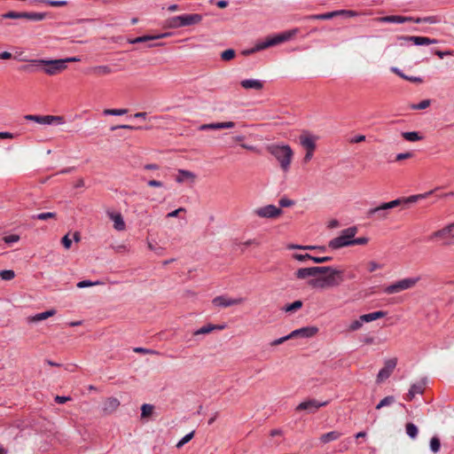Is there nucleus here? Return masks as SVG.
Masks as SVG:
<instances>
[{
    "label": "nucleus",
    "instance_id": "1",
    "mask_svg": "<svg viewBox=\"0 0 454 454\" xmlns=\"http://www.w3.org/2000/svg\"><path fill=\"white\" fill-rule=\"evenodd\" d=\"M77 61H80V59L77 57H70L59 59H32L30 60L31 65L24 67L23 69L30 71L31 67H41L43 72L48 75H56L63 72L67 67V63Z\"/></svg>",
    "mask_w": 454,
    "mask_h": 454
},
{
    "label": "nucleus",
    "instance_id": "2",
    "mask_svg": "<svg viewBox=\"0 0 454 454\" xmlns=\"http://www.w3.org/2000/svg\"><path fill=\"white\" fill-rule=\"evenodd\" d=\"M329 270L324 273V276L310 279L309 285L313 288L326 289L339 286L343 281V271L333 269L330 266Z\"/></svg>",
    "mask_w": 454,
    "mask_h": 454
},
{
    "label": "nucleus",
    "instance_id": "3",
    "mask_svg": "<svg viewBox=\"0 0 454 454\" xmlns=\"http://www.w3.org/2000/svg\"><path fill=\"white\" fill-rule=\"evenodd\" d=\"M267 151L279 162L283 171L287 172L289 170L294 156L290 145L272 144L267 146Z\"/></svg>",
    "mask_w": 454,
    "mask_h": 454
},
{
    "label": "nucleus",
    "instance_id": "4",
    "mask_svg": "<svg viewBox=\"0 0 454 454\" xmlns=\"http://www.w3.org/2000/svg\"><path fill=\"white\" fill-rule=\"evenodd\" d=\"M296 33L297 29H294L278 34L271 37H268L264 41L257 43L254 48L244 51V54L254 53L256 51L265 50L269 47L280 44L284 42L290 40Z\"/></svg>",
    "mask_w": 454,
    "mask_h": 454
},
{
    "label": "nucleus",
    "instance_id": "5",
    "mask_svg": "<svg viewBox=\"0 0 454 454\" xmlns=\"http://www.w3.org/2000/svg\"><path fill=\"white\" fill-rule=\"evenodd\" d=\"M201 20L202 15L199 13L182 14L167 19L165 20L164 27L167 28L176 29L199 24Z\"/></svg>",
    "mask_w": 454,
    "mask_h": 454
},
{
    "label": "nucleus",
    "instance_id": "6",
    "mask_svg": "<svg viewBox=\"0 0 454 454\" xmlns=\"http://www.w3.org/2000/svg\"><path fill=\"white\" fill-rule=\"evenodd\" d=\"M357 227L352 226L340 231V236L331 239L328 247L332 249H340L345 247L352 246L353 238L357 233Z\"/></svg>",
    "mask_w": 454,
    "mask_h": 454
},
{
    "label": "nucleus",
    "instance_id": "7",
    "mask_svg": "<svg viewBox=\"0 0 454 454\" xmlns=\"http://www.w3.org/2000/svg\"><path fill=\"white\" fill-rule=\"evenodd\" d=\"M420 278H407L398 280L384 288V293L387 294H394L404 290L411 289L416 286Z\"/></svg>",
    "mask_w": 454,
    "mask_h": 454
},
{
    "label": "nucleus",
    "instance_id": "8",
    "mask_svg": "<svg viewBox=\"0 0 454 454\" xmlns=\"http://www.w3.org/2000/svg\"><path fill=\"white\" fill-rule=\"evenodd\" d=\"M24 118L27 121H32L43 125L63 124L65 122L64 117L59 115H35L27 114Z\"/></svg>",
    "mask_w": 454,
    "mask_h": 454
},
{
    "label": "nucleus",
    "instance_id": "9",
    "mask_svg": "<svg viewBox=\"0 0 454 454\" xmlns=\"http://www.w3.org/2000/svg\"><path fill=\"white\" fill-rule=\"evenodd\" d=\"M326 270H329L328 266L301 268L295 271L294 275L298 279H305L309 277H315L318 274H324Z\"/></svg>",
    "mask_w": 454,
    "mask_h": 454
},
{
    "label": "nucleus",
    "instance_id": "10",
    "mask_svg": "<svg viewBox=\"0 0 454 454\" xmlns=\"http://www.w3.org/2000/svg\"><path fill=\"white\" fill-rule=\"evenodd\" d=\"M329 401L319 402L316 399H308L301 402L296 411H308L309 413H315L319 408L326 406Z\"/></svg>",
    "mask_w": 454,
    "mask_h": 454
},
{
    "label": "nucleus",
    "instance_id": "11",
    "mask_svg": "<svg viewBox=\"0 0 454 454\" xmlns=\"http://www.w3.org/2000/svg\"><path fill=\"white\" fill-rule=\"evenodd\" d=\"M254 214L262 218H276L282 214V210L274 205H267L254 209Z\"/></svg>",
    "mask_w": 454,
    "mask_h": 454
},
{
    "label": "nucleus",
    "instance_id": "12",
    "mask_svg": "<svg viewBox=\"0 0 454 454\" xmlns=\"http://www.w3.org/2000/svg\"><path fill=\"white\" fill-rule=\"evenodd\" d=\"M432 192H433L431 191L425 194L412 195L408 198L396 199V200H391L389 202H386L385 203L386 207H387V209L389 210L391 208L396 207L401 205L413 203V202L418 201L419 199L426 198L427 195L431 194Z\"/></svg>",
    "mask_w": 454,
    "mask_h": 454
},
{
    "label": "nucleus",
    "instance_id": "13",
    "mask_svg": "<svg viewBox=\"0 0 454 454\" xmlns=\"http://www.w3.org/2000/svg\"><path fill=\"white\" fill-rule=\"evenodd\" d=\"M121 403L116 397H107L103 401L101 412L103 416H108L115 412Z\"/></svg>",
    "mask_w": 454,
    "mask_h": 454
},
{
    "label": "nucleus",
    "instance_id": "14",
    "mask_svg": "<svg viewBox=\"0 0 454 454\" xmlns=\"http://www.w3.org/2000/svg\"><path fill=\"white\" fill-rule=\"evenodd\" d=\"M244 301L243 298L231 299L224 295L216 296L213 299L212 303L215 307L227 308L233 305L241 304Z\"/></svg>",
    "mask_w": 454,
    "mask_h": 454
},
{
    "label": "nucleus",
    "instance_id": "15",
    "mask_svg": "<svg viewBox=\"0 0 454 454\" xmlns=\"http://www.w3.org/2000/svg\"><path fill=\"white\" fill-rule=\"evenodd\" d=\"M396 364H397L396 358H391V359L387 360L385 362V366L379 372V373L377 375V381L380 382V381H383L384 380L387 379L391 375L394 369L395 368Z\"/></svg>",
    "mask_w": 454,
    "mask_h": 454
},
{
    "label": "nucleus",
    "instance_id": "16",
    "mask_svg": "<svg viewBox=\"0 0 454 454\" xmlns=\"http://www.w3.org/2000/svg\"><path fill=\"white\" fill-rule=\"evenodd\" d=\"M317 139L316 136L307 131H303L299 137L300 144L306 151H315Z\"/></svg>",
    "mask_w": 454,
    "mask_h": 454
},
{
    "label": "nucleus",
    "instance_id": "17",
    "mask_svg": "<svg viewBox=\"0 0 454 454\" xmlns=\"http://www.w3.org/2000/svg\"><path fill=\"white\" fill-rule=\"evenodd\" d=\"M398 40L405 42H412L415 45H429L437 43L436 39H431L425 36H414V35H401L398 36Z\"/></svg>",
    "mask_w": 454,
    "mask_h": 454
},
{
    "label": "nucleus",
    "instance_id": "18",
    "mask_svg": "<svg viewBox=\"0 0 454 454\" xmlns=\"http://www.w3.org/2000/svg\"><path fill=\"white\" fill-rule=\"evenodd\" d=\"M376 20L380 23H395L402 24L405 22H412V17L410 16H401V15H388L379 17Z\"/></svg>",
    "mask_w": 454,
    "mask_h": 454
},
{
    "label": "nucleus",
    "instance_id": "19",
    "mask_svg": "<svg viewBox=\"0 0 454 454\" xmlns=\"http://www.w3.org/2000/svg\"><path fill=\"white\" fill-rule=\"evenodd\" d=\"M388 209L386 207V204L382 203L380 206L370 208L367 211V217L375 216L378 220H384L388 216Z\"/></svg>",
    "mask_w": 454,
    "mask_h": 454
},
{
    "label": "nucleus",
    "instance_id": "20",
    "mask_svg": "<svg viewBox=\"0 0 454 454\" xmlns=\"http://www.w3.org/2000/svg\"><path fill=\"white\" fill-rule=\"evenodd\" d=\"M317 332V328L313 326L301 327L300 329H296L289 333V337L291 339L301 337V338H309L314 336Z\"/></svg>",
    "mask_w": 454,
    "mask_h": 454
},
{
    "label": "nucleus",
    "instance_id": "21",
    "mask_svg": "<svg viewBox=\"0 0 454 454\" xmlns=\"http://www.w3.org/2000/svg\"><path fill=\"white\" fill-rule=\"evenodd\" d=\"M107 216L114 222V228L116 231H124L126 228L125 222L121 213L107 211Z\"/></svg>",
    "mask_w": 454,
    "mask_h": 454
},
{
    "label": "nucleus",
    "instance_id": "22",
    "mask_svg": "<svg viewBox=\"0 0 454 454\" xmlns=\"http://www.w3.org/2000/svg\"><path fill=\"white\" fill-rule=\"evenodd\" d=\"M425 390V382L412 384L405 397L407 401H411L416 395H422Z\"/></svg>",
    "mask_w": 454,
    "mask_h": 454
},
{
    "label": "nucleus",
    "instance_id": "23",
    "mask_svg": "<svg viewBox=\"0 0 454 454\" xmlns=\"http://www.w3.org/2000/svg\"><path fill=\"white\" fill-rule=\"evenodd\" d=\"M226 325H213V324H207L206 325H203L202 327L199 328L198 330L193 332V335H200V334H207L212 333L215 330H223L225 329Z\"/></svg>",
    "mask_w": 454,
    "mask_h": 454
},
{
    "label": "nucleus",
    "instance_id": "24",
    "mask_svg": "<svg viewBox=\"0 0 454 454\" xmlns=\"http://www.w3.org/2000/svg\"><path fill=\"white\" fill-rule=\"evenodd\" d=\"M242 88L246 90H261L263 88V82L260 80L255 79H246L240 82Z\"/></svg>",
    "mask_w": 454,
    "mask_h": 454
},
{
    "label": "nucleus",
    "instance_id": "25",
    "mask_svg": "<svg viewBox=\"0 0 454 454\" xmlns=\"http://www.w3.org/2000/svg\"><path fill=\"white\" fill-rule=\"evenodd\" d=\"M55 314H56V310L54 309H49V310H46V311L35 314V316L29 317L27 318V321L29 323L39 322V321H42V320H45L48 317L54 316Z\"/></svg>",
    "mask_w": 454,
    "mask_h": 454
},
{
    "label": "nucleus",
    "instance_id": "26",
    "mask_svg": "<svg viewBox=\"0 0 454 454\" xmlns=\"http://www.w3.org/2000/svg\"><path fill=\"white\" fill-rule=\"evenodd\" d=\"M386 315H387L386 311L379 310V311H374V312H372L369 314L362 315V316H360V318H361V322L369 323V322L380 319L381 317H384Z\"/></svg>",
    "mask_w": 454,
    "mask_h": 454
},
{
    "label": "nucleus",
    "instance_id": "27",
    "mask_svg": "<svg viewBox=\"0 0 454 454\" xmlns=\"http://www.w3.org/2000/svg\"><path fill=\"white\" fill-rule=\"evenodd\" d=\"M196 178V175L189 170L185 169H179L178 175L176 177V181L177 183H183L185 180H191L192 182H194Z\"/></svg>",
    "mask_w": 454,
    "mask_h": 454
},
{
    "label": "nucleus",
    "instance_id": "28",
    "mask_svg": "<svg viewBox=\"0 0 454 454\" xmlns=\"http://www.w3.org/2000/svg\"><path fill=\"white\" fill-rule=\"evenodd\" d=\"M454 231V222L449 223L444 228L434 231L432 234V238L444 239L449 236Z\"/></svg>",
    "mask_w": 454,
    "mask_h": 454
},
{
    "label": "nucleus",
    "instance_id": "29",
    "mask_svg": "<svg viewBox=\"0 0 454 454\" xmlns=\"http://www.w3.org/2000/svg\"><path fill=\"white\" fill-rule=\"evenodd\" d=\"M342 434L339 431H331L326 434H324L320 436V441L323 443H328L333 441L338 440Z\"/></svg>",
    "mask_w": 454,
    "mask_h": 454
},
{
    "label": "nucleus",
    "instance_id": "30",
    "mask_svg": "<svg viewBox=\"0 0 454 454\" xmlns=\"http://www.w3.org/2000/svg\"><path fill=\"white\" fill-rule=\"evenodd\" d=\"M47 14L45 12H22L21 19H27L31 21H40L46 18Z\"/></svg>",
    "mask_w": 454,
    "mask_h": 454
},
{
    "label": "nucleus",
    "instance_id": "31",
    "mask_svg": "<svg viewBox=\"0 0 454 454\" xmlns=\"http://www.w3.org/2000/svg\"><path fill=\"white\" fill-rule=\"evenodd\" d=\"M112 72V68L106 65L96 66L90 68V73L95 75H106Z\"/></svg>",
    "mask_w": 454,
    "mask_h": 454
},
{
    "label": "nucleus",
    "instance_id": "32",
    "mask_svg": "<svg viewBox=\"0 0 454 454\" xmlns=\"http://www.w3.org/2000/svg\"><path fill=\"white\" fill-rule=\"evenodd\" d=\"M166 36H168V34H160V35H143V36H138V37H136V38L130 40L129 43L135 44V43H138L147 42L150 40L164 38Z\"/></svg>",
    "mask_w": 454,
    "mask_h": 454
},
{
    "label": "nucleus",
    "instance_id": "33",
    "mask_svg": "<svg viewBox=\"0 0 454 454\" xmlns=\"http://www.w3.org/2000/svg\"><path fill=\"white\" fill-rule=\"evenodd\" d=\"M440 20L436 16H427L424 18H414L412 17V22L420 24V23H429V24H435L438 23Z\"/></svg>",
    "mask_w": 454,
    "mask_h": 454
},
{
    "label": "nucleus",
    "instance_id": "34",
    "mask_svg": "<svg viewBox=\"0 0 454 454\" xmlns=\"http://www.w3.org/2000/svg\"><path fill=\"white\" fill-rule=\"evenodd\" d=\"M337 16H338L337 11H333V12L321 13V14L309 15L308 17V19L309 20H330V19H333Z\"/></svg>",
    "mask_w": 454,
    "mask_h": 454
},
{
    "label": "nucleus",
    "instance_id": "35",
    "mask_svg": "<svg viewBox=\"0 0 454 454\" xmlns=\"http://www.w3.org/2000/svg\"><path fill=\"white\" fill-rule=\"evenodd\" d=\"M402 137L405 140L410 141V142H416L422 138L421 136H419V132H417V131L403 132Z\"/></svg>",
    "mask_w": 454,
    "mask_h": 454
},
{
    "label": "nucleus",
    "instance_id": "36",
    "mask_svg": "<svg viewBox=\"0 0 454 454\" xmlns=\"http://www.w3.org/2000/svg\"><path fill=\"white\" fill-rule=\"evenodd\" d=\"M394 73H395L396 74H398L399 76H401L402 78H403L404 80H407V81H410V82H422V79L420 77H417V76H408L407 74H404L403 73H402L398 68L396 67H392L391 69Z\"/></svg>",
    "mask_w": 454,
    "mask_h": 454
},
{
    "label": "nucleus",
    "instance_id": "37",
    "mask_svg": "<svg viewBox=\"0 0 454 454\" xmlns=\"http://www.w3.org/2000/svg\"><path fill=\"white\" fill-rule=\"evenodd\" d=\"M406 434L411 438L415 439L418 435L419 430L415 424L413 423H407L405 426Z\"/></svg>",
    "mask_w": 454,
    "mask_h": 454
},
{
    "label": "nucleus",
    "instance_id": "38",
    "mask_svg": "<svg viewBox=\"0 0 454 454\" xmlns=\"http://www.w3.org/2000/svg\"><path fill=\"white\" fill-rule=\"evenodd\" d=\"M395 402V399L393 395H387L384 397L377 405L376 409L380 410L386 406H390Z\"/></svg>",
    "mask_w": 454,
    "mask_h": 454
},
{
    "label": "nucleus",
    "instance_id": "39",
    "mask_svg": "<svg viewBox=\"0 0 454 454\" xmlns=\"http://www.w3.org/2000/svg\"><path fill=\"white\" fill-rule=\"evenodd\" d=\"M128 113V109L121 108V109H105L103 111V114L105 115H114L121 116L126 114Z\"/></svg>",
    "mask_w": 454,
    "mask_h": 454
},
{
    "label": "nucleus",
    "instance_id": "40",
    "mask_svg": "<svg viewBox=\"0 0 454 454\" xmlns=\"http://www.w3.org/2000/svg\"><path fill=\"white\" fill-rule=\"evenodd\" d=\"M56 216H57V214L54 212H45V213H40V214L35 215H33V218L44 221V220H47L50 218H56Z\"/></svg>",
    "mask_w": 454,
    "mask_h": 454
},
{
    "label": "nucleus",
    "instance_id": "41",
    "mask_svg": "<svg viewBox=\"0 0 454 454\" xmlns=\"http://www.w3.org/2000/svg\"><path fill=\"white\" fill-rule=\"evenodd\" d=\"M441 442L437 436H433L430 440V449L434 453H437L440 450Z\"/></svg>",
    "mask_w": 454,
    "mask_h": 454
},
{
    "label": "nucleus",
    "instance_id": "42",
    "mask_svg": "<svg viewBox=\"0 0 454 454\" xmlns=\"http://www.w3.org/2000/svg\"><path fill=\"white\" fill-rule=\"evenodd\" d=\"M209 129H221V122H213L202 124L199 127V130L205 131Z\"/></svg>",
    "mask_w": 454,
    "mask_h": 454
},
{
    "label": "nucleus",
    "instance_id": "43",
    "mask_svg": "<svg viewBox=\"0 0 454 454\" xmlns=\"http://www.w3.org/2000/svg\"><path fill=\"white\" fill-rule=\"evenodd\" d=\"M141 411L142 418L149 417L153 411V406L152 404L145 403L141 407Z\"/></svg>",
    "mask_w": 454,
    "mask_h": 454
},
{
    "label": "nucleus",
    "instance_id": "44",
    "mask_svg": "<svg viewBox=\"0 0 454 454\" xmlns=\"http://www.w3.org/2000/svg\"><path fill=\"white\" fill-rule=\"evenodd\" d=\"M15 277V273L12 270H4L0 271V278L3 280H12Z\"/></svg>",
    "mask_w": 454,
    "mask_h": 454
},
{
    "label": "nucleus",
    "instance_id": "45",
    "mask_svg": "<svg viewBox=\"0 0 454 454\" xmlns=\"http://www.w3.org/2000/svg\"><path fill=\"white\" fill-rule=\"evenodd\" d=\"M302 307V301H295L293 303L287 304L285 307V310L286 312L294 311Z\"/></svg>",
    "mask_w": 454,
    "mask_h": 454
},
{
    "label": "nucleus",
    "instance_id": "46",
    "mask_svg": "<svg viewBox=\"0 0 454 454\" xmlns=\"http://www.w3.org/2000/svg\"><path fill=\"white\" fill-rule=\"evenodd\" d=\"M194 436V432H191L189 434H187L186 435H184L177 443H176V448L180 449L182 448L184 444H186L187 442H189L192 437Z\"/></svg>",
    "mask_w": 454,
    "mask_h": 454
},
{
    "label": "nucleus",
    "instance_id": "47",
    "mask_svg": "<svg viewBox=\"0 0 454 454\" xmlns=\"http://www.w3.org/2000/svg\"><path fill=\"white\" fill-rule=\"evenodd\" d=\"M235 57V51L232 49H228L221 53V58L224 61H229Z\"/></svg>",
    "mask_w": 454,
    "mask_h": 454
},
{
    "label": "nucleus",
    "instance_id": "48",
    "mask_svg": "<svg viewBox=\"0 0 454 454\" xmlns=\"http://www.w3.org/2000/svg\"><path fill=\"white\" fill-rule=\"evenodd\" d=\"M430 104H431V101L429 99H424L421 102H419V104L412 105L411 109H414V110L426 109L430 106Z\"/></svg>",
    "mask_w": 454,
    "mask_h": 454
},
{
    "label": "nucleus",
    "instance_id": "49",
    "mask_svg": "<svg viewBox=\"0 0 454 454\" xmlns=\"http://www.w3.org/2000/svg\"><path fill=\"white\" fill-rule=\"evenodd\" d=\"M363 324L364 323L361 322V318L359 317L358 319L354 320L353 322L350 323V325H348V330L349 332L357 331V330H359L362 327Z\"/></svg>",
    "mask_w": 454,
    "mask_h": 454
},
{
    "label": "nucleus",
    "instance_id": "50",
    "mask_svg": "<svg viewBox=\"0 0 454 454\" xmlns=\"http://www.w3.org/2000/svg\"><path fill=\"white\" fill-rule=\"evenodd\" d=\"M134 352L140 353V354L160 355V352L157 350L145 348H141V347L135 348Z\"/></svg>",
    "mask_w": 454,
    "mask_h": 454
},
{
    "label": "nucleus",
    "instance_id": "51",
    "mask_svg": "<svg viewBox=\"0 0 454 454\" xmlns=\"http://www.w3.org/2000/svg\"><path fill=\"white\" fill-rule=\"evenodd\" d=\"M99 284H100L99 281L92 282L90 280H82V281L78 282L76 286H77L78 288H85V287H90V286H97V285H99Z\"/></svg>",
    "mask_w": 454,
    "mask_h": 454
},
{
    "label": "nucleus",
    "instance_id": "52",
    "mask_svg": "<svg viewBox=\"0 0 454 454\" xmlns=\"http://www.w3.org/2000/svg\"><path fill=\"white\" fill-rule=\"evenodd\" d=\"M3 19H21L22 12H8L2 15Z\"/></svg>",
    "mask_w": 454,
    "mask_h": 454
},
{
    "label": "nucleus",
    "instance_id": "53",
    "mask_svg": "<svg viewBox=\"0 0 454 454\" xmlns=\"http://www.w3.org/2000/svg\"><path fill=\"white\" fill-rule=\"evenodd\" d=\"M278 203L281 207H292L295 204V202L293 200H290L286 197L281 198Z\"/></svg>",
    "mask_w": 454,
    "mask_h": 454
},
{
    "label": "nucleus",
    "instance_id": "54",
    "mask_svg": "<svg viewBox=\"0 0 454 454\" xmlns=\"http://www.w3.org/2000/svg\"><path fill=\"white\" fill-rule=\"evenodd\" d=\"M367 267L369 272H373L377 270L382 269L383 265L376 262L375 261H370L367 263Z\"/></svg>",
    "mask_w": 454,
    "mask_h": 454
},
{
    "label": "nucleus",
    "instance_id": "55",
    "mask_svg": "<svg viewBox=\"0 0 454 454\" xmlns=\"http://www.w3.org/2000/svg\"><path fill=\"white\" fill-rule=\"evenodd\" d=\"M337 15L338 16L344 15L347 17H356L358 15V13L352 10H338Z\"/></svg>",
    "mask_w": 454,
    "mask_h": 454
},
{
    "label": "nucleus",
    "instance_id": "56",
    "mask_svg": "<svg viewBox=\"0 0 454 454\" xmlns=\"http://www.w3.org/2000/svg\"><path fill=\"white\" fill-rule=\"evenodd\" d=\"M369 241V239L366 238V237H359V238H353V240H352V246H356V245H360V246H363V245H366Z\"/></svg>",
    "mask_w": 454,
    "mask_h": 454
},
{
    "label": "nucleus",
    "instance_id": "57",
    "mask_svg": "<svg viewBox=\"0 0 454 454\" xmlns=\"http://www.w3.org/2000/svg\"><path fill=\"white\" fill-rule=\"evenodd\" d=\"M19 240H20V236L16 235V234H12V235L4 237V241L6 244H12V243L18 242Z\"/></svg>",
    "mask_w": 454,
    "mask_h": 454
},
{
    "label": "nucleus",
    "instance_id": "58",
    "mask_svg": "<svg viewBox=\"0 0 454 454\" xmlns=\"http://www.w3.org/2000/svg\"><path fill=\"white\" fill-rule=\"evenodd\" d=\"M293 257L297 260V261H300V262H304L305 260H311L312 261V255L309 254H293Z\"/></svg>",
    "mask_w": 454,
    "mask_h": 454
},
{
    "label": "nucleus",
    "instance_id": "59",
    "mask_svg": "<svg viewBox=\"0 0 454 454\" xmlns=\"http://www.w3.org/2000/svg\"><path fill=\"white\" fill-rule=\"evenodd\" d=\"M411 157H413V153H411V152L401 153H397L396 154L395 160L396 161H400V160H403L410 159Z\"/></svg>",
    "mask_w": 454,
    "mask_h": 454
},
{
    "label": "nucleus",
    "instance_id": "60",
    "mask_svg": "<svg viewBox=\"0 0 454 454\" xmlns=\"http://www.w3.org/2000/svg\"><path fill=\"white\" fill-rule=\"evenodd\" d=\"M251 245H255V246H259L260 245V242H258L256 239H248L243 243H240L239 246L242 247V252L245 250L246 247L251 246Z\"/></svg>",
    "mask_w": 454,
    "mask_h": 454
},
{
    "label": "nucleus",
    "instance_id": "61",
    "mask_svg": "<svg viewBox=\"0 0 454 454\" xmlns=\"http://www.w3.org/2000/svg\"><path fill=\"white\" fill-rule=\"evenodd\" d=\"M331 260H332V257H330V256H323V257L312 256V261L315 263L327 262H330Z\"/></svg>",
    "mask_w": 454,
    "mask_h": 454
},
{
    "label": "nucleus",
    "instance_id": "62",
    "mask_svg": "<svg viewBox=\"0 0 454 454\" xmlns=\"http://www.w3.org/2000/svg\"><path fill=\"white\" fill-rule=\"evenodd\" d=\"M291 338L289 337V334L284 336V337H281V338H278V339H276L274 340L273 341L270 342V346H278V345H280L282 343H284L286 340H290Z\"/></svg>",
    "mask_w": 454,
    "mask_h": 454
},
{
    "label": "nucleus",
    "instance_id": "63",
    "mask_svg": "<svg viewBox=\"0 0 454 454\" xmlns=\"http://www.w3.org/2000/svg\"><path fill=\"white\" fill-rule=\"evenodd\" d=\"M44 3L48 4L49 5L51 6H54V7H59V6H64L67 4V2L66 1H51V0H44L43 1Z\"/></svg>",
    "mask_w": 454,
    "mask_h": 454
},
{
    "label": "nucleus",
    "instance_id": "64",
    "mask_svg": "<svg viewBox=\"0 0 454 454\" xmlns=\"http://www.w3.org/2000/svg\"><path fill=\"white\" fill-rule=\"evenodd\" d=\"M61 243L65 248L69 249L72 245V240L69 239L68 235H65L61 239Z\"/></svg>",
    "mask_w": 454,
    "mask_h": 454
}]
</instances>
